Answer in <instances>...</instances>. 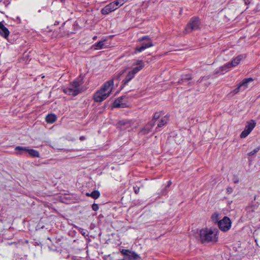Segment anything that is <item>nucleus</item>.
I'll use <instances>...</instances> for the list:
<instances>
[{"label": "nucleus", "instance_id": "nucleus-29", "mask_svg": "<svg viewBox=\"0 0 260 260\" xmlns=\"http://www.w3.org/2000/svg\"><path fill=\"white\" fill-rule=\"evenodd\" d=\"M260 150V146L256 148L248 153L249 155H252L257 153Z\"/></svg>", "mask_w": 260, "mask_h": 260}, {"label": "nucleus", "instance_id": "nucleus-17", "mask_svg": "<svg viewBox=\"0 0 260 260\" xmlns=\"http://www.w3.org/2000/svg\"><path fill=\"white\" fill-rule=\"evenodd\" d=\"M140 258L139 255L134 252H129L126 256H124L123 260H136Z\"/></svg>", "mask_w": 260, "mask_h": 260}, {"label": "nucleus", "instance_id": "nucleus-7", "mask_svg": "<svg viewBox=\"0 0 260 260\" xmlns=\"http://www.w3.org/2000/svg\"><path fill=\"white\" fill-rule=\"evenodd\" d=\"M118 8L115 2H113L103 8L101 12L103 14L106 15L117 10Z\"/></svg>", "mask_w": 260, "mask_h": 260}, {"label": "nucleus", "instance_id": "nucleus-5", "mask_svg": "<svg viewBox=\"0 0 260 260\" xmlns=\"http://www.w3.org/2000/svg\"><path fill=\"white\" fill-rule=\"evenodd\" d=\"M219 229L222 232H225L230 230L232 226V221L229 217L224 216L218 221Z\"/></svg>", "mask_w": 260, "mask_h": 260}, {"label": "nucleus", "instance_id": "nucleus-6", "mask_svg": "<svg viewBox=\"0 0 260 260\" xmlns=\"http://www.w3.org/2000/svg\"><path fill=\"white\" fill-rule=\"evenodd\" d=\"M145 66V63L143 60H138L133 63L132 67L131 70L135 74H136L141 71Z\"/></svg>", "mask_w": 260, "mask_h": 260}, {"label": "nucleus", "instance_id": "nucleus-9", "mask_svg": "<svg viewBox=\"0 0 260 260\" xmlns=\"http://www.w3.org/2000/svg\"><path fill=\"white\" fill-rule=\"evenodd\" d=\"M127 104L126 103L125 97L119 98L116 100L113 104V108H125Z\"/></svg>", "mask_w": 260, "mask_h": 260}, {"label": "nucleus", "instance_id": "nucleus-1", "mask_svg": "<svg viewBox=\"0 0 260 260\" xmlns=\"http://www.w3.org/2000/svg\"><path fill=\"white\" fill-rule=\"evenodd\" d=\"M114 81L111 79L106 82L97 90L93 95V99L95 102H102L106 100L110 95L113 88Z\"/></svg>", "mask_w": 260, "mask_h": 260}, {"label": "nucleus", "instance_id": "nucleus-26", "mask_svg": "<svg viewBox=\"0 0 260 260\" xmlns=\"http://www.w3.org/2000/svg\"><path fill=\"white\" fill-rule=\"evenodd\" d=\"M128 0H116L114 1L118 8L122 6L125 3L127 2Z\"/></svg>", "mask_w": 260, "mask_h": 260}, {"label": "nucleus", "instance_id": "nucleus-35", "mask_svg": "<svg viewBox=\"0 0 260 260\" xmlns=\"http://www.w3.org/2000/svg\"><path fill=\"white\" fill-rule=\"evenodd\" d=\"M134 191L136 193H138L139 191H140V188L139 187H134Z\"/></svg>", "mask_w": 260, "mask_h": 260}, {"label": "nucleus", "instance_id": "nucleus-8", "mask_svg": "<svg viewBox=\"0 0 260 260\" xmlns=\"http://www.w3.org/2000/svg\"><path fill=\"white\" fill-rule=\"evenodd\" d=\"M148 40V42L147 43H143L142 45V46L140 47H137L136 48V50L138 52H141L144 49L152 47L153 46L152 43L150 41V39L147 37H144L141 39H139V41L141 42L143 40Z\"/></svg>", "mask_w": 260, "mask_h": 260}, {"label": "nucleus", "instance_id": "nucleus-3", "mask_svg": "<svg viewBox=\"0 0 260 260\" xmlns=\"http://www.w3.org/2000/svg\"><path fill=\"white\" fill-rule=\"evenodd\" d=\"M83 83L82 79H77L71 83L68 87H63V91L68 95L76 96L83 90L82 86Z\"/></svg>", "mask_w": 260, "mask_h": 260}, {"label": "nucleus", "instance_id": "nucleus-22", "mask_svg": "<svg viewBox=\"0 0 260 260\" xmlns=\"http://www.w3.org/2000/svg\"><path fill=\"white\" fill-rule=\"evenodd\" d=\"M27 153L29 154V155L30 156H31V157H39L40 156L39 152L38 151H37L36 150H34V149H29L28 148Z\"/></svg>", "mask_w": 260, "mask_h": 260}, {"label": "nucleus", "instance_id": "nucleus-20", "mask_svg": "<svg viewBox=\"0 0 260 260\" xmlns=\"http://www.w3.org/2000/svg\"><path fill=\"white\" fill-rule=\"evenodd\" d=\"M56 116L54 114H50L46 116V121L49 123H52L56 120Z\"/></svg>", "mask_w": 260, "mask_h": 260}, {"label": "nucleus", "instance_id": "nucleus-11", "mask_svg": "<svg viewBox=\"0 0 260 260\" xmlns=\"http://www.w3.org/2000/svg\"><path fill=\"white\" fill-rule=\"evenodd\" d=\"M134 124L132 120H121L118 123V126L121 129L125 130L131 128Z\"/></svg>", "mask_w": 260, "mask_h": 260}, {"label": "nucleus", "instance_id": "nucleus-14", "mask_svg": "<svg viewBox=\"0 0 260 260\" xmlns=\"http://www.w3.org/2000/svg\"><path fill=\"white\" fill-rule=\"evenodd\" d=\"M10 32L8 29L0 22V35L5 38H7L9 36Z\"/></svg>", "mask_w": 260, "mask_h": 260}, {"label": "nucleus", "instance_id": "nucleus-21", "mask_svg": "<svg viewBox=\"0 0 260 260\" xmlns=\"http://www.w3.org/2000/svg\"><path fill=\"white\" fill-rule=\"evenodd\" d=\"M86 195L87 197H90L94 199H97L100 196V193L98 190H94L91 193L87 192Z\"/></svg>", "mask_w": 260, "mask_h": 260}, {"label": "nucleus", "instance_id": "nucleus-30", "mask_svg": "<svg viewBox=\"0 0 260 260\" xmlns=\"http://www.w3.org/2000/svg\"><path fill=\"white\" fill-rule=\"evenodd\" d=\"M240 90H242L241 89L240 87L238 85V87L232 92V93H233V94H237V93H238Z\"/></svg>", "mask_w": 260, "mask_h": 260}, {"label": "nucleus", "instance_id": "nucleus-33", "mask_svg": "<svg viewBox=\"0 0 260 260\" xmlns=\"http://www.w3.org/2000/svg\"><path fill=\"white\" fill-rule=\"evenodd\" d=\"M159 117H160V113H155L153 116V119L157 120L159 118Z\"/></svg>", "mask_w": 260, "mask_h": 260}, {"label": "nucleus", "instance_id": "nucleus-16", "mask_svg": "<svg viewBox=\"0 0 260 260\" xmlns=\"http://www.w3.org/2000/svg\"><path fill=\"white\" fill-rule=\"evenodd\" d=\"M253 79L252 78H248L244 79L239 86L240 87L242 90H245L248 87V84L249 82L253 81Z\"/></svg>", "mask_w": 260, "mask_h": 260}, {"label": "nucleus", "instance_id": "nucleus-34", "mask_svg": "<svg viewBox=\"0 0 260 260\" xmlns=\"http://www.w3.org/2000/svg\"><path fill=\"white\" fill-rule=\"evenodd\" d=\"M233 191V188L231 187H228L226 188V191L229 194L231 193Z\"/></svg>", "mask_w": 260, "mask_h": 260}, {"label": "nucleus", "instance_id": "nucleus-2", "mask_svg": "<svg viewBox=\"0 0 260 260\" xmlns=\"http://www.w3.org/2000/svg\"><path fill=\"white\" fill-rule=\"evenodd\" d=\"M218 230L216 228H205L200 231V237L202 242L216 243L218 241Z\"/></svg>", "mask_w": 260, "mask_h": 260}, {"label": "nucleus", "instance_id": "nucleus-31", "mask_svg": "<svg viewBox=\"0 0 260 260\" xmlns=\"http://www.w3.org/2000/svg\"><path fill=\"white\" fill-rule=\"evenodd\" d=\"M129 252V251L126 249H122L121 251V253L124 255V256H126Z\"/></svg>", "mask_w": 260, "mask_h": 260}, {"label": "nucleus", "instance_id": "nucleus-36", "mask_svg": "<svg viewBox=\"0 0 260 260\" xmlns=\"http://www.w3.org/2000/svg\"><path fill=\"white\" fill-rule=\"evenodd\" d=\"M85 139V137L84 136H81L80 137V140L81 141L84 140Z\"/></svg>", "mask_w": 260, "mask_h": 260}, {"label": "nucleus", "instance_id": "nucleus-15", "mask_svg": "<svg viewBox=\"0 0 260 260\" xmlns=\"http://www.w3.org/2000/svg\"><path fill=\"white\" fill-rule=\"evenodd\" d=\"M135 75L131 70L128 71L125 79L122 81L123 84L124 85L127 84L135 77Z\"/></svg>", "mask_w": 260, "mask_h": 260}, {"label": "nucleus", "instance_id": "nucleus-27", "mask_svg": "<svg viewBox=\"0 0 260 260\" xmlns=\"http://www.w3.org/2000/svg\"><path fill=\"white\" fill-rule=\"evenodd\" d=\"M250 134V133L248 131H247L246 130H245L244 129V130L240 134V137L241 138H246L249 134Z\"/></svg>", "mask_w": 260, "mask_h": 260}, {"label": "nucleus", "instance_id": "nucleus-12", "mask_svg": "<svg viewBox=\"0 0 260 260\" xmlns=\"http://www.w3.org/2000/svg\"><path fill=\"white\" fill-rule=\"evenodd\" d=\"M233 68L231 63L229 62L226 63L223 66L220 67L215 71V74H223L224 73L227 72L230 69Z\"/></svg>", "mask_w": 260, "mask_h": 260}, {"label": "nucleus", "instance_id": "nucleus-4", "mask_svg": "<svg viewBox=\"0 0 260 260\" xmlns=\"http://www.w3.org/2000/svg\"><path fill=\"white\" fill-rule=\"evenodd\" d=\"M200 21L198 17H193L190 19L185 28L184 32L186 34L190 33L193 30L200 29Z\"/></svg>", "mask_w": 260, "mask_h": 260}, {"label": "nucleus", "instance_id": "nucleus-24", "mask_svg": "<svg viewBox=\"0 0 260 260\" xmlns=\"http://www.w3.org/2000/svg\"><path fill=\"white\" fill-rule=\"evenodd\" d=\"M94 47L95 49L98 50V49H101L104 48H105L106 46L105 45L104 41H100L97 43H95L94 45Z\"/></svg>", "mask_w": 260, "mask_h": 260}, {"label": "nucleus", "instance_id": "nucleus-19", "mask_svg": "<svg viewBox=\"0 0 260 260\" xmlns=\"http://www.w3.org/2000/svg\"><path fill=\"white\" fill-rule=\"evenodd\" d=\"M256 123L255 122L252 120L250 121H248L247 122V124L245 126V129L247 131L249 132L250 133L252 131V129L255 126Z\"/></svg>", "mask_w": 260, "mask_h": 260}, {"label": "nucleus", "instance_id": "nucleus-10", "mask_svg": "<svg viewBox=\"0 0 260 260\" xmlns=\"http://www.w3.org/2000/svg\"><path fill=\"white\" fill-rule=\"evenodd\" d=\"M154 121L148 122L141 129L139 132V134L141 135H145L149 134L154 125Z\"/></svg>", "mask_w": 260, "mask_h": 260}, {"label": "nucleus", "instance_id": "nucleus-18", "mask_svg": "<svg viewBox=\"0 0 260 260\" xmlns=\"http://www.w3.org/2000/svg\"><path fill=\"white\" fill-rule=\"evenodd\" d=\"M28 150V148L26 147H22V146H17L15 148V150L16 152V153L18 155H21L24 154L25 153H27Z\"/></svg>", "mask_w": 260, "mask_h": 260}, {"label": "nucleus", "instance_id": "nucleus-13", "mask_svg": "<svg viewBox=\"0 0 260 260\" xmlns=\"http://www.w3.org/2000/svg\"><path fill=\"white\" fill-rule=\"evenodd\" d=\"M245 57H246V56L244 54L239 55L237 56V57H236L235 58H234L232 60L231 62H230V63H231V64L232 65V66L233 67H236L238 64H239L242 60L245 59Z\"/></svg>", "mask_w": 260, "mask_h": 260}, {"label": "nucleus", "instance_id": "nucleus-37", "mask_svg": "<svg viewBox=\"0 0 260 260\" xmlns=\"http://www.w3.org/2000/svg\"><path fill=\"white\" fill-rule=\"evenodd\" d=\"M238 182H239L238 179H237V178H236V179H235V180H234V183H238Z\"/></svg>", "mask_w": 260, "mask_h": 260}, {"label": "nucleus", "instance_id": "nucleus-23", "mask_svg": "<svg viewBox=\"0 0 260 260\" xmlns=\"http://www.w3.org/2000/svg\"><path fill=\"white\" fill-rule=\"evenodd\" d=\"M168 120L169 118L168 117L165 116L162 117L160 121H159V122L158 123L157 126L159 127H162L167 123Z\"/></svg>", "mask_w": 260, "mask_h": 260}, {"label": "nucleus", "instance_id": "nucleus-25", "mask_svg": "<svg viewBox=\"0 0 260 260\" xmlns=\"http://www.w3.org/2000/svg\"><path fill=\"white\" fill-rule=\"evenodd\" d=\"M211 219L214 223H217L218 224V221L220 220L219 218V214L218 213H214L212 215Z\"/></svg>", "mask_w": 260, "mask_h": 260}, {"label": "nucleus", "instance_id": "nucleus-28", "mask_svg": "<svg viewBox=\"0 0 260 260\" xmlns=\"http://www.w3.org/2000/svg\"><path fill=\"white\" fill-rule=\"evenodd\" d=\"M250 134V133L248 131H247L246 130H245L244 129V130L240 134V137L241 138H246L249 134Z\"/></svg>", "mask_w": 260, "mask_h": 260}, {"label": "nucleus", "instance_id": "nucleus-32", "mask_svg": "<svg viewBox=\"0 0 260 260\" xmlns=\"http://www.w3.org/2000/svg\"><path fill=\"white\" fill-rule=\"evenodd\" d=\"M92 209L94 211H97L99 209L98 205L96 204H93L92 206Z\"/></svg>", "mask_w": 260, "mask_h": 260}]
</instances>
